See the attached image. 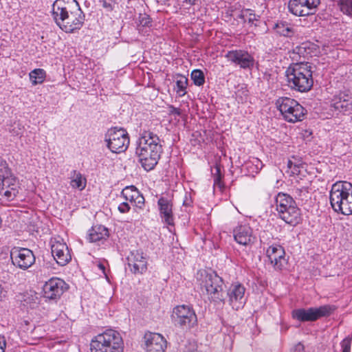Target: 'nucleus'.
Segmentation results:
<instances>
[{"mask_svg":"<svg viewBox=\"0 0 352 352\" xmlns=\"http://www.w3.org/2000/svg\"><path fill=\"white\" fill-rule=\"evenodd\" d=\"M52 16L60 28L68 33L80 30L85 21V14L76 0H56Z\"/></svg>","mask_w":352,"mask_h":352,"instance_id":"f257e3e1","label":"nucleus"},{"mask_svg":"<svg viewBox=\"0 0 352 352\" xmlns=\"http://www.w3.org/2000/svg\"><path fill=\"white\" fill-rule=\"evenodd\" d=\"M162 153V146L157 135L149 131L141 133L137 142L135 155L142 167L146 171L157 164Z\"/></svg>","mask_w":352,"mask_h":352,"instance_id":"f03ea898","label":"nucleus"},{"mask_svg":"<svg viewBox=\"0 0 352 352\" xmlns=\"http://www.w3.org/2000/svg\"><path fill=\"white\" fill-rule=\"evenodd\" d=\"M312 73L311 65L308 62L291 65L285 71L288 86L300 92L309 91L314 84Z\"/></svg>","mask_w":352,"mask_h":352,"instance_id":"7ed1b4c3","label":"nucleus"},{"mask_svg":"<svg viewBox=\"0 0 352 352\" xmlns=\"http://www.w3.org/2000/svg\"><path fill=\"white\" fill-rule=\"evenodd\" d=\"M330 203L337 212L344 215L352 214V184L346 182H338L330 190Z\"/></svg>","mask_w":352,"mask_h":352,"instance_id":"20e7f679","label":"nucleus"},{"mask_svg":"<svg viewBox=\"0 0 352 352\" xmlns=\"http://www.w3.org/2000/svg\"><path fill=\"white\" fill-rule=\"evenodd\" d=\"M124 343L120 334L108 329L95 336L91 342V352H123Z\"/></svg>","mask_w":352,"mask_h":352,"instance_id":"39448f33","label":"nucleus"},{"mask_svg":"<svg viewBox=\"0 0 352 352\" xmlns=\"http://www.w3.org/2000/svg\"><path fill=\"white\" fill-rule=\"evenodd\" d=\"M276 105L284 119L289 122H296L304 119L306 110L296 100L288 97L279 98Z\"/></svg>","mask_w":352,"mask_h":352,"instance_id":"423d86ee","label":"nucleus"},{"mask_svg":"<svg viewBox=\"0 0 352 352\" xmlns=\"http://www.w3.org/2000/svg\"><path fill=\"white\" fill-rule=\"evenodd\" d=\"M107 146L112 152L120 153L125 151L129 144V137L127 132L120 128H111L105 134Z\"/></svg>","mask_w":352,"mask_h":352,"instance_id":"0eeeda50","label":"nucleus"},{"mask_svg":"<svg viewBox=\"0 0 352 352\" xmlns=\"http://www.w3.org/2000/svg\"><path fill=\"white\" fill-rule=\"evenodd\" d=\"M223 285V279L215 272H212L206 275L202 287L210 300L219 303L224 301Z\"/></svg>","mask_w":352,"mask_h":352,"instance_id":"6e6552de","label":"nucleus"},{"mask_svg":"<svg viewBox=\"0 0 352 352\" xmlns=\"http://www.w3.org/2000/svg\"><path fill=\"white\" fill-rule=\"evenodd\" d=\"M333 309L330 305H323L318 307L308 309H297L292 312V318L300 322H313L322 317L329 316Z\"/></svg>","mask_w":352,"mask_h":352,"instance_id":"1a4fd4ad","label":"nucleus"},{"mask_svg":"<svg viewBox=\"0 0 352 352\" xmlns=\"http://www.w3.org/2000/svg\"><path fill=\"white\" fill-rule=\"evenodd\" d=\"M172 320L175 325L182 329H190L197 323L195 311L185 305H178L173 309Z\"/></svg>","mask_w":352,"mask_h":352,"instance_id":"9d476101","label":"nucleus"},{"mask_svg":"<svg viewBox=\"0 0 352 352\" xmlns=\"http://www.w3.org/2000/svg\"><path fill=\"white\" fill-rule=\"evenodd\" d=\"M52 254L60 266L66 265L72 259L69 248L64 240L60 236L52 238L50 240Z\"/></svg>","mask_w":352,"mask_h":352,"instance_id":"9b49d317","label":"nucleus"},{"mask_svg":"<svg viewBox=\"0 0 352 352\" xmlns=\"http://www.w3.org/2000/svg\"><path fill=\"white\" fill-rule=\"evenodd\" d=\"M320 0H290L289 10L296 16H308L314 14L320 5Z\"/></svg>","mask_w":352,"mask_h":352,"instance_id":"f8f14e48","label":"nucleus"},{"mask_svg":"<svg viewBox=\"0 0 352 352\" xmlns=\"http://www.w3.org/2000/svg\"><path fill=\"white\" fill-rule=\"evenodd\" d=\"M10 258L14 265L27 270L35 262V256L28 248H14L10 252Z\"/></svg>","mask_w":352,"mask_h":352,"instance_id":"ddd939ff","label":"nucleus"},{"mask_svg":"<svg viewBox=\"0 0 352 352\" xmlns=\"http://www.w3.org/2000/svg\"><path fill=\"white\" fill-rule=\"evenodd\" d=\"M0 177V195L7 200H13L19 193V186L16 177L12 172Z\"/></svg>","mask_w":352,"mask_h":352,"instance_id":"4468645a","label":"nucleus"},{"mask_svg":"<svg viewBox=\"0 0 352 352\" xmlns=\"http://www.w3.org/2000/svg\"><path fill=\"white\" fill-rule=\"evenodd\" d=\"M142 346L146 352H164L167 342L161 334L148 331L143 337Z\"/></svg>","mask_w":352,"mask_h":352,"instance_id":"2eb2a0df","label":"nucleus"},{"mask_svg":"<svg viewBox=\"0 0 352 352\" xmlns=\"http://www.w3.org/2000/svg\"><path fill=\"white\" fill-rule=\"evenodd\" d=\"M43 289L45 298L56 300L67 289V285L60 278H52L45 283Z\"/></svg>","mask_w":352,"mask_h":352,"instance_id":"dca6fc26","label":"nucleus"},{"mask_svg":"<svg viewBox=\"0 0 352 352\" xmlns=\"http://www.w3.org/2000/svg\"><path fill=\"white\" fill-rule=\"evenodd\" d=\"M245 288L240 283L232 285L228 290L227 296L230 305L234 309L238 310L245 304Z\"/></svg>","mask_w":352,"mask_h":352,"instance_id":"f3484780","label":"nucleus"},{"mask_svg":"<svg viewBox=\"0 0 352 352\" xmlns=\"http://www.w3.org/2000/svg\"><path fill=\"white\" fill-rule=\"evenodd\" d=\"M226 57L228 60L239 65L243 69H252L254 67V59L248 52L243 50L229 51Z\"/></svg>","mask_w":352,"mask_h":352,"instance_id":"a211bd4d","label":"nucleus"},{"mask_svg":"<svg viewBox=\"0 0 352 352\" xmlns=\"http://www.w3.org/2000/svg\"><path fill=\"white\" fill-rule=\"evenodd\" d=\"M126 259L130 270L134 274H142L146 271L147 261L143 252L138 250L131 252Z\"/></svg>","mask_w":352,"mask_h":352,"instance_id":"6ab92c4d","label":"nucleus"},{"mask_svg":"<svg viewBox=\"0 0 352 352\" xmlns=\"http://www.w3.org/2000/svg\"><path fill=\"white\" fill-rule=\"evenodd\" d=\"M266 255L275 270H281L286 263L285 252L280 245L270 246L266 251Z\"/></svg>","mask_w":352,"mask_h":352,"instance_id":"aec40b11","label":"nucleus"},{"mask_svg":"<svg viewBox=\"0 0 352 352\" xmlns=\"http://www.w3.org/2000/svg\"><path fill=\"white\" fill-rule=\"evenodd\" d=\"M234 239L239 245L248 246L253 244L256 240L252 229L248 225H240L233 230Z\"/></svg>","mask_w":352,"mask_h":352,"instance_id":"412c9836","label":"nucleus"},{"mask_svg":"<svg viewBox=\"0 0 352 352\" xmlns=\"http://www.w3.org/2000/svg\"><path fill=\"white\" fill-rule=\"evenodd\" d=\"M331 107L340 112L352 111V91H342L336 96L332 100Z\"/></svg>","mask_w":352,"mask_h":352,"instance_id":"4be33fe9","label":"nucleus"},{"mask_svg":"<svg viewBox=\"0 0 352 352\" xmlns=\"http://www.w3.org/2000/svg\"><path fill=\"white\" fill-rule=\"evenodd\" d=\"M120 197L137 208H142L144 205V197L134 186L125 187Z\"/></svg>","mask_w":352,"mask_h":352,"instance_id":"5701e85b","label":"nucleus"},{"mask_svg":"<svg viewBox=\"0 0 352 352\" xmlns=\"http://www.w3.org/2000/svg\"><path fill=\"white\" fill-rule=\"evenodd\" d=\"M160 217L168 225L173 224V204L170 200L162 197L157 201Z\"/></svg>","mask_w":352,"mask_h":352,"instance_id":"b1692460","label":"nucleus"},{"mask_svg":"<svg viewBox=\"0 0 352 352\" xmlns=\"http://www.w3.org/2000/svg\"><path fill=\"white\" fill-rule=\"evenodd\" d=\"M278 214L280 217L288 224L294 226L300 222V210L297 208L296 204Z\"/></svg>","mask_w":352,"mask_h":352,"instance_id":"393cba45","label":"nucleus"},{"mask_svg":"<svg viewBox=\"0 0 352 352\" xmlns=\"http://www.w3.org/2000/svg\"><path fill=\"white\" fill-rule=\"evenodd\" d=\"M109 236L108 229L101 225L93 226L89 230L88 239L90 242H100L106 240Z\"/></svg>","mask_w":352,"mask_h":352,"instance_id":"a878e982","label":"nucleus"},{"mask_svg":"<svg viewBox=\"0 0 352 352\" xmlns=\"http://www.w3.org/2000/svg\"><path fill=\"white\" fill-rule=\"evenodd\" d=\"M295 204L293 198L287 194L280 192L276 197V210L278 213L285 211Z\"/></svg>","mask_w":352,"mask_h":352,"instance_id":"bb28decb","label":"nucleus"},{"mask_svg":"<svg viewBox=\"0 0 352 352\" xmlns=\"http://www.w3.org/2000/svg\"><path fill=\"white\" fill-rule=\"evenodd\" d=\"M311 43L309 42H305L301 43L300 45H297L292 50V54L294 56L292 57L294 59L296 58V56H298L299 58H307L311 56V50L310 49Z\"/></svg>","mask_w":352,"mask_h":352,"instance_id":"cd10ccee","label":"nucleus"},{"mask_svg":"<svg viewBox=\"0 0 352 352\" xmlns=\"http://www.w3.org/2000/svg\"><path fill=\"white\" fill-rule=\"evenodd\" d=\"M274 30L277 34L284 36L290 37L294 34L292 25L285 21H280L276 23Z\"/></svg>","mask_w":352,"mask_h":352,"instance_id":"c85d7f7f","label":"nucleus"},{"mask_svg":"<svg viewBox=\"0 0 352 352\" xmlns=\"http://www.w3.org/2000/svg\"><path fill=\"white\" fill-rule=\"evenodd\" d=\"M30 79L34 85L41 84L45 78L46 72L43 69H34L29 74Z\"/></svg>","mask_w":352,"mask_h":352,"instance_id":"c756f323","label":"nucleus"},{"mask_svg":"<svg viewBox=\"0 0 352 352\" xmlns=\"http://www.w3.org/2000/svg\"><path fill=\"white\" fill-rule=\"evenodd\" d=\"M70 184L74 188L82 190L85 187L86 179L82 178V176L80 173L76 170H73Z\"/></svg>","mask_w":352,"mask_h":352,"instance_id":"7c9ffc66","label":"nucleus"},{"mask_svg":"<svg viewBox=\"0 0 352 352\" xmlns=\"http://www.w3.org/2000/svg\"><path fill=\"white\" fill-rule=\"evenodd\" d=\"M188 85V79L184 76H180L179 78L176 81V86H177V93L180 96H184L186 91V87Z\"/></svg>","mask_w":352,"mask_h":352,"instance_id":"2f4dec72","label":"nucleus"},{"mask_svg":"<svg viewBox=\"0 0 352 352\" xmlns=\"http://www.w3.org/2000/svg\"><path fill=\"white\" fill-rule=\"evenodd\" d=\"M190 76L194 84L197 86H201L205 82L204 74L200 69H194L191 72Z\"/></svg>","mask_w":352,"mask_h":352,"instance_id":"473e14b6","label":"nucleus"},{"mask_svg":"<svg viewBox=\"0 0 352 352\" xmlns=\"http://www.w3.org/2000/svg\"><path fill=\"white\" fill-rule=\"evenodd\" d=\"M239 17L244 20H248L250 23H253L254 21L258 20L259 16L255 14L253 10L246 9L242 11Z\"/></svg>","mask_w":352,"mask_h":352,"instance_id":"72a5a7b5","label":"nucleus"},{"mask_svg":"<svg viewBox=\"0 0 352 352\" xmlns=\"http://www.w3.org/2000/svg\"><path fill=\"white\" fill-rule=\"evenodd\" d=\"M339 6L344 14L352 17V0H340Z\"/></svg>","mask_w":352,"mask_h":352,"instance_id":"f704fd0d","label":"nucleus"},{"mask_svg":"<svg viewBox=\"0 0 352 352\" xmlns=\"http://www.w3.org/2000/svg\"><path fill=\"white\" fill-rule=\"evenodd\" d=\"M138 21V30L139 32H143V28L149 27L151 23V18L145 14H140Z\"/></svg>","mask_w":352,"mask_h":352,"instance_id":"c9c22d12","label":"nucleus"},{"mask_svg":"<svg viewBox=\"0 0 352 352\" xmlns=\"http://www.w3.org/2000/svg\"><path fill=\"white\" fill-rule=\"evenodd\" d=\"M23 126L18 122L15 121L11 124L8 128L10 133H12L13 135H19L23 133Z\"/></svg>","mask_w":352,"mask_h":352,"instance_id":"e433bc0d","label":"nucleus"},{"mask_svg":"<svg viewBox=\"0 0 352 352\" xmlns=\"http://www.w3.org/2000/svg\"><path fill=\"white\" fill-rule=\"evenodd\" d=\"M214 173H212L214 177V185L221 188V168L219 165L214 166Z\"/></svg>","mask_w":352,"mask_h":352,"instance_id":"4c0bfd02","label":"nucleus"},{"mask_svg":"<svg viewBox=\"0 0 352 352\" xmlns=\"http://www.w3.org/2000/svg\"><path fill=\"white\" fill-rule=\"evenodd\" d=\"M10 169L8 168L7 162L0 158V177H3L5 174H8V173L10 172Z\"/></svg>","mask_w":352,"mask_h":352,"instance_id":"58836bf2","label":"nucleus"},{"mask_svg":"<svg viewBox=\"0 0 352 352\" xmlns=\"http://www.w3.org/2000/svg\"><path fill=\"white\" fill-rule=\"evenodd\" d=\"M130 208H131V207H130L129 202H128L127 201H125V200H124V201L120 204V205L118 207V210L121 213H126V212H129Z\"/></svg>","mask_w":352,"mask_h":352,"instance_id":"ea45409f","label":"nucleus"},{"mask_svg":"<svg viewBox=\"0 0 352 352\" xmlns=\"http://www.w3.org/2000/svg\"><path fill=\"white\" fill-rule=\"evenodd\" d=\"M342 352H350L351 351V341L348 339H344L341 342Z\"/></svg>","mask_w":352,"mask_h":352,"instance_id":"a19ab883","label":"nucleus"},{"mask_svg":"<svg viewBox=\"0 0 352 352\" xmlns=\"http://www.w3.org/2000/svg\"><path fill=\"white\" fill-rule=\"evenodd\" d=\"M169 111H170V114H171V115L181 116V114H182L181 110L178 108L174 107L173 106L169 107Z\"/></svg>","mask_w":352,"mask_h":352,"instance_id":"79ce46f5","label":"nucleus"},{"mask_svg":"<svg viewBox=\"0 0 352 352\" xmlns=\"http://www.w3.org/2000/svg\"><path fill=\"white\" fill-rule=\"evenodd\" d=\"M6 342L4 336H0V352H4Z\"/></svg>","mask_w":352,"mask_h":352,"instance_id":"37998d69","label":"nucleus"},{"mask_svg":"<svg viewBox=\"0 0 352 352\" xmlns=\"http://www.w3.org/2000/svg\"><path fill=\"white\" fill-rule=\"evenodd\" d=\"M252 163L255 165L257 170H261L263 167L262 162L257 158L254 159Z\"/></svg>","mask_w":352,"mask_h":352,"instance_id":"c03bdc74","label":"nucleus"},{"mask_svg":"<svg viewBox=\"0 0 352 352\" xmlns=\"http://www.w3.org/2000/svg\"><path fill=\"white\" fill-rule=\"evenodd\" d=\"M6 295L7 291H6L1 285H0V302L3 300V299L6 297Z\"/></svg>","mask_w":352,"mask_h":352,"instance_id":"a18cd8bd","label":"nucleus"},{"mask_svg":"<svg viewBox=\"0 0 352 352\" xmlns=\"http://www.w3.org/2000/svg\"><path fill=\"white\" fill-rule=\"evenodd\" d=\"M301 166V163L300 162H292V160H289L288 162H287V166L289 168H292V166H294V167H300Z\"/></svg>","mask_w":352,"mask_h":352,"instance_id":"49530a36","label":"nucleus"},{"mask_svg":"<svg viewBox=\"0 0 352 352\" xmlns=\"http://www.w3.org/2000/svg\"><path fill=\"white\" fill-rule=\"evenodd\" d=\"M192 199L191 198L187 196V195H186L185 196V199L183 201V205L184 206H190L191 204H192Z\"/></svg>","mask_w":352,"mask_h":352,"instance_id":"de8ad7c7","label":"nucleus"},{"mask_svg":"<svg viewBox=\"0 0 352 352\" xmlns=\"http://www.w3.org/2000/svg\"><path fill=\"white\" fill-rule=\"evenodd\" d=\"M102 6L109 10H113V6H112L111 3L107 2L106 0L102 1Z\"/></svg>","mask_w":352,"mask_h":352,"instance_id":"09e8293b","label":"nucleus"},{"mask_svg":"<svg viewBox=\"0 0 352 352\" xmlns=\"http://www.w3.org/2000/svg\"><path fill=\"white\" fill-rule=\"evenodd\" d=\"M98 266L99 269H100V270H101L102 271V272H103V273H104V271H105V267H104V265L103 264H102V263H99V264L98 265Z\"/></svg>","mask_w":352,"mask_h":352,"instance_id":"8fccbe9b","label":"nucleus"},{"mask_svg":"<svg viewBox=\"0 0 352 352\" xmlns=\"http://www.w3.org/2000/svg\"><path fill=\"white\" fill-rule=\"evenodd\" d=\"M188 3H190V5H192L195 3V1L196 0H186Z\"/></svg>","mask_w":352,"mask_h":352,"instance_id":"3c124183","label":"nucleus"},{"mask_svg":"<svg viewBox=\"0 0 352 352\" xmlns=\"http://www.w3.org/2000/svg\"><path fill=\"white\" fill-rule=\"evenodd\" d=\"M184 352H186V351H184ZM190 352H195V351H194V348H193L192 350H190Z\"/></svg>","mask_w":352,"mask_h":352,"instance_id":"603ef678","label":"nucleus"}]
</instances>
